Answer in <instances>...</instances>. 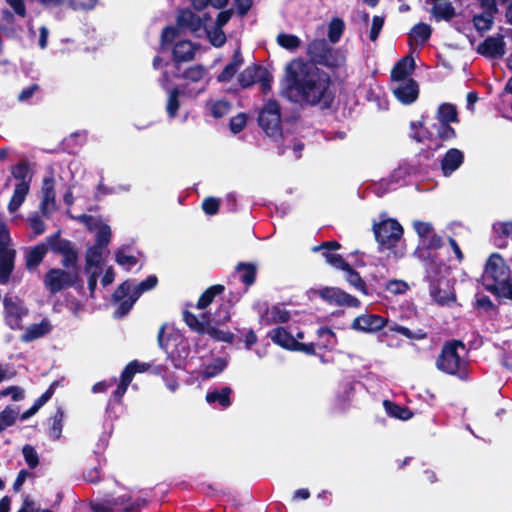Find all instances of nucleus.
Here are the masks:
<instances>
[{
	"instance_id": "nucleus-5",
	"label": "nucleus",
	"mask_w": 512,
	"mask_h": 512,
	"mask_svg": "<svg viewBox=\"0 0 512 512\" xmlns=\"http://www.w3.org/2000/svg\"><path fill=\"white\" fill-rule=\"evenodd\" d=\"M16 255L10 230L0 212V285L9 283L15 269Z\"/></svg>"
},
{
	"instance_id": "nucleus-53",
	"label": "nucleus",
	"mask_w": 512,
	"mask_h": 512,
	"mask_svg": "<svg viewBox=\"0 0 512 512\" xmlns=\"http://www.w3.org/2000/svg\"><path fill=\"white\" fill-rule=\"evenodd\" d=\"M344 31V22L340 18H334L328 28V38L331 43H336L340 40Z\"/></svg>"
},
{
	"instance_id": "nucleus-25",
	"label": "nucleus",
	"mask_w": 512,
	"mask_h": 512,
	"mask_svg": "<svg viewBox=\"0 0 512 512\" xmlns=\"http://www.w3.org/2000/svg\"><path fill=\"white\" fill-rule=\"evenodd\" d=\"M257 271V265L252 262H239L235 266V272L239 275V279L244 284L246 289L255 284Z\"/></svg>"
},
{
	"instance_id": "nucleus-35",
	"label": "nucleus",
	"mask_w": 512,
	"mask_h": 512,
	"mask_svg": "<svg viewBox=\"0 0 512 512\" xmlns=\"http://www.w3.org/2000/svg\"><path fill=\"white\" fill-rule=\"evenodd\" d=\"M492 227L495 232V244L499 248L505 247V240L508 237L512 238V221L496 222Z\"/></svg>"
},
{
	"instance_id": "nucleus-1",
	"label": "nucleus",
	"mask_w": 512,
	"mask_h": 512,
	"mask_svg": "<svg viewBox=\"0 0 512 512\" xmlns=\"http://www.w3.org/2000/svg\"><path fill=\"white\" fill-rule=\"evenodd\" d=\"M331 86L329 73L302 59H294L286 66L283 93L293 102L329 108L335 97Z\"/></svg>"
},
{
	"instance_id": "nucleus-26",
	"label": "nucleus",
	"mask_w": 512,
	"mask_h": 512,
	"mask_svg": "<svg viewBox=\"0 0 512 512\" xmlns=\"http://www.w3.org/2000/svg\"><path fill=\"white\" fill-rule=\"evenodd\" d=\"M415 68V61L412 57H404L396 62L391 70V79L395 81H406Z\"/></svg>"
},
{
	"instance_id": "nucleus-44",
	"label": "nucleus",
	"mask_w": 512,
	"mask_h": 512,
	"mask_svg": "<svg viewBox=\"0 0 512 512\" xmlns=\"http://www.w3.org/2000/svg\"><path fill=\"white\" fill-rule=\"evenodd\" d=\"M276 41L280 47L289 51H294L301 45V40L298 36L287 33L278 34Z\"/></svg>"
},
{
	"instance_id": "nucleus-16",
	"label": "nucleus",
	"mask_w": 512,
	"mask_h": 512,
	"mask_svg": "<svg viewBox=\"0 0 512 512\" xmlns=\"http://www.w3.org/2000/svg\"><path fill=\"white\" fill-rule=\"evenodd\" d=\"M498 2H480L482 11L472 18L475 29L480 32L490 30L494 23V16L498 12Z\"/></svg>"
},
{
	"instance_id": "nucleus-39",
	"label": "nucleus",
	"mask_w": 512,
	"mask_h": 512,
	"mask_svg": "<svg viewBox=\"0 0 512 512\" xmlns=\"http://www.w3.org/2000/svg\"><path fill=\"white\" fill-rule=\"evenodd\" d=\"M225 290V287L221 284H215L208 287L199 297L196 307L198 309L207 308L215 299L217 295H220Z\"/></svg>"
},
{
	"instance_id": "nucleus-40",
	"label": "nucleus",
	"mask_w": 512,
	"mask_h": 512,
	"mask_svg": "<svg viewBox=\"0 0 512 512\" xmlns=\"http://www.w3.org/2000/svg\"><path fill=\"white\" fill-rule=\"evenodd\" d=\"M227 366V361L223 357L215 358L211 363L205 365L201 372L203 379H210L219 375Z\"/></svg>"
},
{
	"instance_id": "nucleus-64",
	"label": "nucleus",
	"mask_w": 512,
	"mask_h": 512,
	"mask_svg": "<svg viewBox=\"0 0 512 512\" xmlns=\"http://www.w3.org/2000/svg\"><path fill=\"white\" fill-rule=\"evenodd\" d=\"M247 117L245 113H238L236 116H233L229 121V128L232 133L238 134L240 133L246 126Z\"/></svg>"
},
{
	"instance_id": "nucleus-14",
	"label": "nucleus",
	"mask_w": 512,
	"mask_h": 512,
	"mask_svg": "<svg viewBox=\"0 0 512 512\" xmlns=\"http://www.w3.org/2000/svg\"><path fill=\"white\" fill-rule=\"evenodd\" d=\"M55 236H57L58 240H66L65 238H61V231L58 230L54 234L48 236L44 242L38 243L33 247H29L25 251V267L28 271L36 269L42 263L48 250H51V238H54Z\"/></svg>"
},
{
	"instance_id": "nucleus-3",
	"label": "nucleus",
	"mask_w": 512,
	"mask_h": 512,
	"mask_svg": "<svg viewBox=\"0 0 512 512\" xmlns=\"http://www.w3.org/2000/svg\"><path fill=\"white\" fill-rule=\"evenodd\" d=\"M309 64L322 65L330 69H337L345 64V56L339 50L331 46L326 39H314L306 48Z\"/></svg>"
},
{
	"instance_id": "nucleus-59",
	"label": "nucleus",
	"mask_w": 512,
	"mask_h": 512,
	"mask_svg": "<svg viewBox=\"0 0 512 512\" xmlns=\"http://www.w3.org/2000/svg\"><path fill=\"white\" fill-rule=\"evenodd\" d=\"M58 385V381H53L48 389L34 401L32 406L35 408V410L39 411V409L52 398Z\"/></svg>"
},
{
	"instance_id": "nucleus-28",
	"label": "nucleus",
	"mask_w": 512,
	"mask_h": 512,
	"mask_svg": "<svg viewBox=\"0 0 512 512\" xmlns=\"http://www.w3.org/2000/svg\"><path fill=\"white\" fill-rule=\"evenodd\" d=\"M432 4L430 13L437 22L450 21L456 14L452 2H432Z\"/></svg>"
},
{
	"instance_id": "nucleus-32",
	"label": "nucleus",
	"mask_w": 512,
	"mask_h": 512,
	"mask_svg": "<svg viewBox=\"0 0 512 512\" xmlns=\"http://www.w3.org/2000/svg\"><path fill=\"white\" fill-rule=\"evenodd\" d=\"M28 183L18 182L15 185L13 195L8 203V210L10 213L16 212L25 201L27 194L29 193Z\"/></svg>"
},
{
	"instance_id": "nucleus-17",
	"label": "nucleus",
	"mask_w": 512,
	"mask_h": 512,
	"mask_svg": "<svg viewBox=\"0 0 512 512\" xmlns=\"http://www.w3.org/2000/svg\"><path fill=\"white\" fill-rule=\"evenodd\" d=\"M387 323L388 320L380 315L363 314L353 320L351 327L357 331L372 333L381 330Z\"/></svg>"
},
{
	"instance_id": "nucleus-24",
	"label": "nucleus",
	"mask_w": 512,
	"mask_h": 512,
	"mask_svg": "<svg viewBox=\"0 0 512 512\" xmlns=\"http://www.w3.org/2000/svg\"><path fill=\"white\" fill-rule=\"evenodd\" d=\"M273 343L280 347L293 351L297 345V339L285 328L278 326L268 333Z\"/></svg>"
},
{
	"instance_id": "nucleus-19",
	"label": "nucleus",
	"mask_w": 512,
	"mask_h": 512,
	"mask_svg": "<svg viewBox=\"0 0 512 512\" xmlns=\"http://www.w3.org/2000/svg\"><path fill=\"white\" fill-rule=\"evenodd\" d=\"M503 37H487L477 47V53L490 59H500L505 55L506 48Z\"/></svg>"
},
{
	"instance_id": "nucleus-21",
	"label": "nucleus",
	"mask_w": 512,
	"mask_h": 512,
	"mask_svg": "<svg viewBox=\"0 0 512 512\" xmlns=\"http://www.w3.org/2000/svg\"><path fill=\"white\" fill-rule=\"evenodd\" d=\"M464 162V154L457 148L449 149L441 160V170L444 176H450Z\"/></svg>"
},
{
	"instance_id": "nucleus-49",
	"label": "nucleus",
	"mask_w": 512,
	"mask_h": 512,
	"mask_svg": "<svg viewBox=\"0 0 512 512\" xmlns=\"http://www.w3.org/2000/svg\"><path fill=\"white\" fill-rule=\"evenodd\" d=\"M18 415V410L11 406H7L0 412V433L7 427L14 425Z\"/></svg>"
},
{
	"instance_id": "nucleus-56",
	"label": "nucleus",
	"mask_w": 512,
	"mask_h": 512,
	"mask_svg": "<svg viewBox=\"0 0 512 512\" xmlns=\"http://www.w3.org/2000/svg\"><path fill=\"white\" fill-rule=\"evenodd\" d=\"M157 283H158L157 276L149 275L146 279H144L140 283H138L132 292L136 295V297L139 298L142 295V293L155 288Z\"/></svg>"
},
{
	"instance_id": "nucleus-6",
	"label": "nucleus",
	"mask_w": 512,
	"mask_h": 512,
	"mask_svg": "<svg viewBox=\"0 0 512 512\" xmlns=\"http://www.w3.org/2000/svg\"><path fill=\"white\" fill-rule=\"evenodd\" d=\"M258 125L274 141L282 138L281 107L278 101L268 100L258 114Z\"/></svg>"
},
{
	"instance_id": "nucleus-29",
	"label": "nucleus",
	"mask_w": 512,
	"mask_h": 512,
	"mask_svg": "<svg viewBox=\"0 0 512 512\" xmlns=\"http://www.w3.org/2000/svg\"><path fill=\"white\" fill-rule=\"evenodd\" d=\"M232 389L228 386L222 387L220 390H212L207 392L205 396V400L209 404L218 403L223 408H228L231 406V398Z\"/></svg>"
},
{
	"instance_id": "nucleus-18",
	"label": "nucleus",
	"mask_w": 512,
	"mask_h": 512,
	"mask_svg": "<svg viewBox=\"0 0 512 512\" xmlns=\"http://www.w3.org/2000/svg\"><path fill=\"white\" fill-rule=\"evenodd\" d=\"M393 94L402 104L410 105L415 102L419 96V85L413 78L400 81L399 84L393 88Z\"/></svg>"
},
{
	"instance_id": "nucleus-30",
	"label": "nucleus",
	"mask_w": 512,
	"mask_h": 512,
	"mask_svg": "<svg viewBox=\"0 0 512 512\" xmlns=\"http://www.w3.org/2000/svg\"><path fill=\"white\" fill-rule=\"evenodd\" d=\"M118 511L135 512L147 506L148 502L145 498L132 499L131 495L123 494L117 496Z\"/></svg>"
},
{
	"instance_id": "nucleus-62",
	"label": "nucleus",
	"mask_w": 512,
	"mask_h": 512,
	"mask_svg": "<svg viewBox=\"0 0 512 512\" xmlns=\"http://www.w3.org/2000/svg\"><path fill=\"white\" fill-rule=\"evenodd\" d=\"M22 453L29 468L35 469L39 465V457L33 446L26 444Z\"/></svg>"
},
{
	"instance_id": "nucleus-50",
	"label": "nucleus",
	"mask_w": 512,
	"mask_h": 512,
	"mask_svg": "<svg viewBox=\"0 0 512 512\" xmlns=\"http://www.w3.org/2000/svg\"><path fill=\"white\" fill-rule=\"evenodd\" d=\"M111 229L107 224H100L96 233V239L94 246L105 249L111 241Z\"/></svg>"
},
{
	"instance_id": "nucleus-27",
	"label": "nucleus",
	"mask_w": 512,
	"mask_h": 512,
	"mask_svg": "<svg viewBox=\"0 0 512 512\" xmlns=\"http://www.w3.org/2000/svg\"><path fill=\"white\" fill-rule=\"evenodd\" d=\"M432 35V28L430 25L419 22L414 25L408 35L409 45H413L414 43L417 45H424Z\"/></svg>"
},
{
	"instance_id": "nucleus-22",
	"label": "nucleus",
	"mask_w": 512,
	"mask_h": 512,
	"mask_svg": "<svg viewBox=\"0 0 512 512\" xmlns=\"http://www.w3.org/2000/svg\"><path fill=\"white\" fill-rule=\"evenodd\" d=\"M196 47L189 40L177 42L172 50V58L174 63L188 62L194 59Z\"/></svg>"
},
{
	"instance_id": "nucleus-60",
	"label": "nucleus",
	"mask_w": 512,
	"mask_h": 512,
	"mask_svg": "<svg viewBox=\"0 0 512 512\" xmlns=\"http://www.w3.org/2000/svg\"><path fill=\"white\" fill-rule=\"evenodd\" d=\"M58 385V381H53L48 389L34 401L32 406L35 408V410L39 411V409L52 398Z\"/></svg>"
},
{
	"instance_id": "nucleus-20",
	"label": "nucleus",
	"mask_w": 512,
	"mask_h": 512,
	"mask_svg": "<svg viewBox=\"0 0 512 512\" xmlns=\"http://www.w3.org/2000/svg\"><path fill=\"white\" fill-rule=\"evenodd\" d=\"M290 312L281 305L267 307L260 315V322L264 325L286 323L290 320Z\"/></svg>"
},
{
	"instance_id": "nucleus-48",
	"label": "nucleus",
	"mask_w": 512,
	"mask_h": 512,
	"mask_svg": "<svg viewBox=\"0 0 512 512\" xmlns=\"http://www.w3.org/2000/svg\"><path fill=\"white\" fill-rule=\"evenodd\" d=\"M205 334H208L215 341L225 342L228 344H232L235 338L232 332L224 331L213 326L206 327Z\"/></svg>"
},
{
	"instance_id": "nucleus-12",
	"label": "nucleus",
	"mask_w": 512,
	"mask_h": 512,
	"mask_svg": "<svg viewBox=\"0 0 512 512\" xmlns=\"http://www.w3.org/2000/svg\"><path fill=\"white\" fill-rule=\"evenodd\" d=\"M112 299L115 303H118V306L113 313V317L115 319H121L130 312L138 297L131 292V284L126 280L118 285L112 295Z\"/></svg>"
},
{
	"instance_id": "nucleus-23",
	"label": "nucleus",
	"mask_w": 512,
	"mask_h": 512,
	"mask_svg": "<svg viewBox=\"0 0 512 512\" xmlns=\"http://www.w3.org/2000/svg\"><path fill=\"white\" fill-rule=\"evenodd\" d=\"M244 63L240 47L234 50L232 61L228 63L224 69L217 75L219 83H227L233 79L239 67Z\"/></svg>"
},
{
	"instance_id": "nucleus-9",
	"label": "nucleus",
	"mask_w": 512,
	"mask_h": 512,
	"mask_svg": "<svg viewBox=\"0 0 512 512\" xmlns=\"http://www.w3.org/2000/svg\"><path fill=\"white\" fill-rule=\"evenodd\" d=\"M272 79L271 73L264 66L259 64L247 66L238 75V83L243 89L251 87L255 83H259L263 94H267L271 91Z\"/></svg>"
},
{
	"instance_id": "nucleus-41",
	"label": "nucleus",
	"mask_w": 512,
	"mask_h": 512,
	"mask_svg": "<svg viewBox=\"0 0 512 512\" xmlns=\"http://www.w3.org/2000/svg\"><path fill=\"white\" fill-rule=\"evenodd\" d=\"M103 248L91 246L86 250L85 254V271L95 267L99 269L102 261Z\"/></svg>"
},
{
	"instance_id": "nucleus-58",
	"label": "nucleus",
	"mask_w": 512,
	"mask_h": 512,
	"mask_svg": "<svg viewBox=\"0 0 512 512\" xmlns=\"http://www.w3.org/2000/svg\"><path fill=\"white\" fill-rule=\"evenodd\" d=\"M58 385V381H53L48 389L34 401L32 406L35 408V410L39 411V409L52 398Z\"/></svg>"
},
{
	"instance_id": "nucleus-47",
	"label": "nucleus",
	"mask_w": 512,
	"mask_h": 512,
	"mask_svg": "<svg viewBox=\"0 0 512 512\" xmlns=\"http://www.w3.org/2000/svg\"><path fill=\"white\" fill-rule=\"evenodd\" d=\"M183 321L190 328V330L200 335L205 334L206 326L204 325V322H201L198 317L189 310L183 311Z\"/></svg>"
},
{
	"instance_id": "nucleus-46",
	"label": "nucleus",
	"mask_w": 512,
	"mask_h": 512,
	"mask_svg": "<svg viewBox=\"0 0 512 512\" xmlns=\"http://www.w3.org/2000/svg\"><path fill=\"white\" fill-rule=\"evenodd\" d=\"M181 92L178 87H174L169 91L167 104H166V111L170 118L176 117L178 110L180 108V101L179 96Z\"/></svg>"
},
{
	"instance_id": "nucleus-42",
	"label": "nucleus",
	"mask_w": 512,
	"mask_h": 512,
	"mask_svg": "<svg viewBox=\"0 0 512 512\" xmlns=\"http://www.w3.org/2000/svg\"><path fill=\"white\" fill-rule=\"evenodd\" d=\"M346 281L353 286L356 290L363 293L364 295L368 294L367 285L365 281L361 278L360 274L349 265L348 269L344 270Z\"/></svg>"
},
{
	"instance_id": "nucleus-10",
	"label": "nucleus",
	"mask_w": 512,
	"mask_h": 512,
	"mask_svg": "<svg viewBox=\"0 0 512 512\" xmlns=\"http://www.w3.org/2000/svg\"><path fill=\"white\" fill-rule=\"evenodd\" d=\"M5 323L12 330H21L23 328L22 319L28 313L22 301L18 297L6 295L3 299Z\"/></svg>"
},
{
	"instance_id": "nucleus-33",
	"label": "nucleus",
	"mask_w": 512,
	"mask_h": 512,
	"mask_svg": "<svg viewBox=\"0 0 512 512\" xmlns=\"http://www.w3.org/2000/svg\"><path fill=\"white\" fill-rule=\"evenodd\" d=\"M65 413L62 407H57L53 416L49 418L51 422L48 427V436L52 440H58L61 437L63 422H64Z\"/></svg>"
},
{
	"instance_id": "nucleus-45",
	"label": "nucleus",
	"mask_w": 512,
	"mask_h": 512,
	"mask_svg": "<svg viewBox=\"0 0 512 512\" xmlns=\"http://www.w3.org/2000/svg\"><path fill=\"white\" fill-rule=\"evenodd\" d=\"M205 69L202 65H194L187 68L182 74L174 73L177 79L183 78L192 82H199L205 75Z\"/></svg>"
},
{
	"instance_id": "nucleus-4",
	"label": "nucleus",
	"mask_w": 512,
	"mask_h": 512,
	"mask_svg": "<svg viewBox=\"0 0 512 512\" xmlns=\"http://www.w3.org/2000/svg\"><path fill=\"white\" fill-rule=\"evenodd\" d=\"M458 348L466 349L465 344L461 340L445 342L436 359V367L444 373L457 375L464 379L467 376L466 362L459 355Z\"/></svg>"
},
{
	"instance_id": "nucleus-11",
	"label": "nucleus",
	"mask_w": 512,
	"mask_h": 512,
	"mask_svg": "<svg viewBox=\"0 0 512 512\" xmlns=\"http://www.w3.org/2000/svg\"><path fill=\"white\" fill-rule=\"evenodd\" d=\"M426 279L429 281V293L431 298L439 305H446L456 300L455 294L451 291L449 281L443 276H432L427 271Z\"/></svg>"
},
{
	"instance_id": "nucleus-15",
	"label": "nucleus",
	"mask_w": 512,
	"mask_h": 512,
	"mask_svg": "<svg viewBox=\"0 0 512 512\" xmlns=\"http://www.w3.org/2000/svg\"><path fill=\"white\" fill-rule=\"evenodd\" d=\"M315 293L331 305L359 307L361 302L355 296L345 292L338 287H324Z\"/></svg>"
},
{
	"instance_id": "nucleus-36",
	"label": "nucleus",
	"mask_w": 512,
	"mask_h": 512,
	"mask_svg": "<svg viewBox=\"0 0 512 512\" xmlns=\"http://www.w3.org/2000/svg\"><path fill=\"white\" fill-rule=\"evenodd\" d=\"M50 331V325L47 321H42L38 324H32L27 330L21 335V341L28 343L43 337Z\"/></svg>"
},
{
	"instance_id": "nucleus-51",
	"label": "nucleus",
	"mask_w": 512,
	"mask_h": 512,
	"mask_svg": "<svg viewBox=\"0 0 512 512\" xmlns=\"http://www.w3.org/2000/svg\"><path fill=\"white\" fill-rule=\"evenodd\" d=\"M489 292L497 298L512 300V279L509 278L498 287L494 285L490 286Z\"/></svg>"
},
{
	"instance_id": "nucleus-37",
	"label": "nucleus",
	"mask_w": 512,
	"mask_h": 512,
	"mask_svg": "<svg viewBox=\"0 0 512 512\" xmlns=\"http://www.w3.org/2000/svg\"><path fill=\"white\" fill-rule=\"evenodd\" d=\"M386 413L393 418L400 420H409L413 416V412L406 406L399 405L390 400L383 402Z\"/></svg>"
},
{
	"instance_id": "nucleus-63",
	"label": "nucleus",
	"mask_w": 512,
	"mask_h": 512,
	"mask_svg": "<svg viewBox=\"0 0 512 512\" xmlns=\"http://www.w3.org/2000/svg\"><path fill=\"white\" fill-rule=\"evenodd\" d=\"M179 35V30L174 26H166L161 33L160 44L162 48H166L170 45L175 38Z\"/></svg>"
},
{
	"instance_id": "nucleus-31",
	"label": "nucleus",
	"mask_w": 512,
	"mask_h": 512,
	"mask_svg": "<svg viewBox=\"0 0 512 512\" xmlns=\"http://www.w3.org/2000/svg\"><path fill=\"white\" fill-rule=\"evenodd\" d=\"M55 181L53 177H45L42 182V201L40 203V210L43 215L47 214V206L55 203Z\"/></svg>"
},
{
	"instance_id": "nucleus-54",
	"label": "nucleus",
	"mask_w": 512,
	"mask_h": 512,
	"mask_svg": "<svg viewBox=\"0 0 512 512\" xmlns=\"http://www.w3.org/2000/svg\"><path fill=\"white\" fill-rule=\"evenodd\" d=\"M322 256L328 264L336 269L344 271L349 268L350 264L340 254L324 251L322 252Z\"/></svg>"
},
{
	"instance_id": "nucleus-55",
	"label": "nucleus",
	"mask_w": 512,
	"mask_h": 512,
	"mask_svg": "<svg viewBox=\"0 0 512 512\" xmlns=\"http://www.w3.org/2000/svg\"><path fill=\"white\" fill-rule=\"evenodd\" d=\"M203 31L206 32L210 40V43L214 47H221L225 44L226 35L221 27L214 26L213 29L210 30L208 26H206V29H204Z\"/></svg>"
},
{
	"instance_id": "nucleus-34",
	"label": "nucleus",
	"mask_w": 512,
	"mask_h": 512,
	"mask_svg": "<svg viewBox=\"0 0 512 512\" xmlns=\"http://www.w3.org/2000/svg\"><path fill=\"white\" fill-rule=\"evenodd\" d=\"M89 508L92 512L118 511L117 497L107 495L104 498L90 501Z\"/></svg>"
},
{
	"instance_id": "nucleus-13",
	"label": "nucleus",
	"mask_w": 512,
	"mask_h": 512,
	"mask_svg": "<svg viewBox=\"0 0 512 512\" xmlns=\"http://www.w3.org/2000/svg\"><path fill=\"white\" fill-rule=\"evenodd\" d=\"M212 21V17L207 12L199 13L193 12L190 9H182L177 16V25L180 28L187 29L192 33H198L206 29V26Z\"/></svg>"
},
{
	"instance_id": "nucleus-57",
	"label": "nucleus",
	"mask_w": 512,
	"mask_h": 512,
	"mask_svg": "<svg viewBox=\"0 0 512 512\" xmlns=\"http://www.w3.org/2000/svg\"><path fill=\"white\" fill-rule=\"evenodd\" d=\"M411 129L416 130L412 134V137L414 140H416L418 143H422L425 140H431L433 137V134L428 131L426 128L423 127L422 122H411Z\"/></svg>"
},
{
	"instance_id": "nucleus-8",
	"label": "nucleus",
	"mask_w": 512,
	"mask_h": 512,
	"mask_svg": "<svg viewBox=\"0 0 512 512\" xmlns=\"http://www.w3.org/2000/svg\"><path fill=\"white\" fill-rule=\"evenodd\" d=\"M511 270L506 264L504 258L493 253L486 261L484 273L482 275L483 286L489 292L490 286H499L510 278Z\"/></svg>"
},
{
	"instance_id": "nucleus-2",
	"label": "nucleus",
	"mask_w": 512,
	"mask_h": 512,
	"mask_svg": "<svg viewBox=\"0 0 512 512\" xmlns=\"http://www.w3.org/2000/svg\"><path fill=\"white\" fill-rule=\"evenodd\" d=\"M51 251L62 256V268H50L44 275L43 284L51 295H56L67 288L77 291L84 289L79 273V252L70 240L51 238Z\"/></svg>"
},
{
	"instance_id": "nucleus-43",
	"label": "nucleus",
	"mask_w": 512,
	"mask_h": 512,
	"mask_svg": "<svg viewBox=\"0 0 512 512\" xmlns=\"http://www.w3.org/2000/svg\"><path fill=\"white\" fill-rule=\"evenodd\" d=\"M11 174L16 180H19V182L28 183V187H30L32 176L27 162L20 161L16 165L12 166Z\"/></svg>"
},
{
	"instance_id": "nucleus-7",
	"label": "nucleus",
	"mask_w": 512,
	"mask_h": 512,
	"mask_svg": "<svg viewBox=\"0 0 512 512\" xmlns=\"http://www.w3.org/2000/svg\"><path fill=\"white\" fill-rule=\"evenodd\" d=\"M372 229L380 250L396 247L404 232L401 224L392 218L374 222Z\"/></svg>"
},
{
	"instance_id": "nucleus-38",
	"label": "nucleus",
	"mask_w": 512,
	"mask_h": 512,
	"mask_svg": "<svg viewBox=\"0 0 512 512\" xmlns=\"http://www.w3.org/2000/svg\"><path fill=\"white\" fill-rule=\"evenodd\" d=\"M436 118L438 122L458 123V111L454 104L442 103L439 105Z\"/></svg>"
},
{
	"instance_id": "nucleus-52",
	"label": "nucleus",
	"mask_w": 512,
	"mask_h": 512,
	"mask_svg": "<svg viewBox=\"0 0 512 512\" xmlns=\"http://www.w3.org/2000/svg\"><path fill=\"white\" fill-rule=\"evenodd\" d=\"M389 329L390 331H395L408 339L423 340L427 337V333L422 329H419L417 332H413L409 328L396 323L390 326Z\"/></svg>"
},
{
	"instance_id": "nucleus-61",
	"label": "nucleus",
	"mask_w": 512,
	"mask_h": 512,
	"mask_svg": "<svg viewBox=\"0 0 512 512\" xmlns=\"http://www.w3.org/2000/svg\"><path fill=\"white\" fill-rule=\"evenodd\" d=\"M451 123L439 122L437 126V136L442 141H450L456 138V131L450 125Z\"/></svg>"
}]
</instances>
